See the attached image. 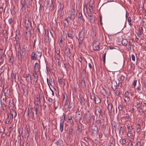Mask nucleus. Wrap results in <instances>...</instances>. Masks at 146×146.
<instances>
[{
	"label": "nucleus",
	"mask_w": 146,
	"mask_h": 146,
	"mask_svg": "<svg viewBox=\"0 0 146 146\" xmlns=\"http://www.w3.org/2000/svg\"><path fill=\"white\" fill-rule=\"evenodd\" d=\"M85 30L83 28L79 33V38L78 39L79 44H81L83 42L85 36Z\"/></svg>",
	"instance_id": "nucleus-1"
},
{
	"label": "nucleus",
	"mask_w": 146,
	"mask_h": 146,
	"mask_svg": "<svg viewBox=\"0 0 146 146\" xmlns=\"http://www.w3.org/2000/svg\"><path fill=\"white\" fill-rule=\"evenodd\" d=\"M100 43L99 41H97L94 42L93 45V48L94 50H98L100 49L99 45Z\"/></svg>",
	"instance_id": "nucleus-2"
},
{
	"label": "nucleus",
	"mask_w": 146,
	"mask_h": 146,
	"mask_svg": "<svg viewBox=\"0 0 146 146\" xmlns=\"http://www.w3.org/2000/svg\"><path fill=\"white\" fill-rule=\"evenodd\" d=\"M98 132V128L96 124L92 126L91 129V135L94 136Z\"/></svg>",
	"instance_id": "nucleus-3"
},
{
	"label": "nucleus",
	"mask_w": 146,
	"mask_h": 146,
	"mask_svg": "<svg viewBox=\"0 0 146 146\" xmlns=\"http://www.w3.org/2000/svg\"><path fill=\"white\" fill-rule=\"evenodd\" d=\"M113 106L111 104H108V113L110 115H111L112 112L114 113V109H113Z\"/></svg>",
	"instance_id": "nucleus-4"
},
{
	"label": "nucleus",
	"mask_w": 146,
	"mask_h": 146,
	"mask_svg": "<svg viewBox=\"0 0 146 146\" xmlns=\"http://www.w3.org/2000/svg\"><path fill=\"white\" fill-rule=\"evenodd\" d=\"M100 92L104 96H106V95L109 96L110 94V90L108 89L106 90L103 88L100 91Z\"/></svg>",
	"instance_id": "nucleus-5"
},
{
	"label": "nucleus",
	"mask_w": 146,
	"mask_h": 146,
	"mask_svg": "<svg viewBox=\"0 0 146 146\" xmlns=\"http://www.w3.org/2000/svg\"><path fill=\"white\" fill-rule=\"evenodd\" d=\"M40 60H38V63L36 62L35 64L34 69L37 70V71L40 72Z\"/></svg>",
	"instance_id": "nucleus-6"
},
{
	"label": "nucleus",
	"mask_w": 146,
	"mask_h": 146,
	"mask_svg": "<svg viewBox=\"0 0 146 146\" xmlns=\"http://www.w3.org/2000/svg\"><path fill=\"white\" fill-rule=\"evenodd\" d=\"M75 117H76V120H78L79 122H80V120L82 117V114L80 112H76Z\"/></svg>",
	"instance_id": "nucleus-7"
},
{
	"label": "nucleus",
	"mask_w": 146,
	"mask_h": 146,
	"mask_svg": "<svg viewBox=\"0 0 146 146\" xmlns=\"http://www.w3.org/2000/svg\"><path fill=\"white\" fill-rule=\"evenodd\" d=\"M68 35L69 38L73 39L74 36V33L72 29L69 30L68 32Z\"/></svg>",
	"instance_id": "nucleus-8"
},
{
	"label": "nucleus",
	"mask_w": 146,
	"mask_h": 146,
	"mask_svg": "<svg viewBox=\"0 0 146 146\" xmlns=\"http://www.w3.org/2000/svg\"><path fill=\"white\" fill-rule=\"evenodd\" d=\"M111 88L114 90H115L116 89L117 87V82L114 80L111 81Z\"/></svg>",
	"instance_id": "nucleus-9"
},
{
	"label": "nucleus",
	"mask_w": 146,
	"mask_h": 146,
	"mask_svg": "<svg viewBox=\"0 0 146 146\" xmlns=\"http://www.w3.org/2000/svg\"><path fill=\"white\" fill-rule=\"evenodd\" d=\"M88 16L90 17V19L91 23H94L95 22L94 16L92 15V14L91 13H87Z\"/></svg>",
	"instance_id": "nucleus-10"
},
{
	"label": "nucleus",
	"mask_w": 146,
	"mask_h": 146,
	"mask_svg": "<svg viewBox=\"0 0 146 146\" xmlns=\"http://www.w3.org/2000/svg\"><path fill=\"white\" fill-rule=\"evenodd\" d=\"M65 48L64 53L66 56H70V48L68 47V46H67L65 47Z\"/></svg>",
	"instance_id": "nucleus-11"
},
{
	"label": "nucleus",
	"mask_w": 146,
	"mask_h": 146,
	"mask_svg": "<svg viewBox=\"0 0 146 146\" xmlns=\"http://www.w3.org/2000/svg\"><path fill=\"white\" fill-rule=\"evenodd\" d=\"M45 39L44 41L46 42H49V32L48 31H45V35H44Z\"/></svg>",
	"instance_id": "nucleus-12"
},
{
	"label": "nucleus",
	"mask_w": 146,
	"mask_h": 146,
	"mask_svg": "<svg viewBox=\"0 0 146 146\" xmlns=\"http://www.w3.org/2000/svg\"><path fill=\"white\" fill-rule=\"evenodd\" d=\"M78 18L80 19V22H81L82 24L84 23L85 19L83 18V17L82 15V14L81 12H79L78 14Z\"/></svg>",
	"instance_id": "nucleus-13"
},
{
	"label": "nucleus",
	"mask_w": 146,
	"mask_h": 146,
	"mask_svg": "<svg viewBox=\"0 0 146 146\" xmlns=\"http://www.w3.org/2000/svg\"><path fill=\"white\" fill-rule=\"evenodd\" d=\"M0 98L1 99H2L4 101L5 103H7V102L6 101V94L5 93H1L0 95Z\"/></svg>",
	"instance_id": "nucleus-14"
},
{
	"label": "nucleus",
	"mask_w": 146,
	"mask_h": 146,
	"mask_svg": "<svg viewBox=\"0 0 146 146\" xmlns=\"http://www.w3.org/2000/svg\"><path fill=\"white\" fill-rule=\"evenodd\" d=\"M10 113L9 115H11L12 118H13V117L15 118L17 116V113L16 111L15 110H14L11 109L10 110Z\"/></svg>",
	"instance_id": "nucleus-15"
},
{
	"label": "nucleus",
	"mask_w": 146,
	"mask_h": 146,
	"mask_svg": "<svg viewBox=\"0 0 146 146\" xmlns=\"http://www.w3.org/2000/svg\"><path fill=\"white\" fill-rule=\"evenodd\" d=\"M70 103L69 101L67 100V99H66L64 105V107L66 109H70L71 107L70 106Z\"/></svg>",
	"instance_id": "nucleus-16"
},
{
	"label": "nucleus",
	"mask_w": 146,
	"mask_h": 146,
	"mask_svg": "<svg viewBox=\"0 0 146 146\" xmlns=\"http://www.w3.org/2000/svg\"><path fill=\"white\" fill-rule=\"evenodd\" d=\"M42 96L40 97V98H38V97L36 98L35 100L34 103L35 104H36L37 106H39V104L40 103V99H41Z\"/></svg>",
	"instance_id": "nucleus-17"
},
{
	"label": "nucleus",
	"mask_w": 146,
	"mask_h": 146,
	"mask_svg": "<svg viewBox=\"0 0 146 146\" xmlns=\"http://www.w3.org/2000/svg\"><path fill=\"white\" fill-rule=\"evenodd\" d=\"M79 123L77 124V130L81 132L82 129L83 127H84V125L80 123V122H79Z\"/></svg>",
	"instance_id": "nucleus-18"
},
{
	"label": "nucleus",
	"mask_w": 146,
	"mask_h": 146,
	"mask_svg": "<svg viewBox=\"0 0 146 146\" xmlns=\"http://www.w3.org/2000/svg\"><path fill=\"white\" fill-rule=\"evenodd\" d=\"M95 109L94 112L95 114H96V112H97L99 113V115H100L101 114V110L100 107L96 106L95 107Z\"/></svg>",
	"instance_id": "nucleus-19"
},
{
	"label": "nucleus",
	"mask_w": 146,
	"mask_h": 146,
	"mask_svg": "<svg viewBox=\"0 0 146 146\" xmlns=\"http://www.w3.org/2000/svg\"><path fill=\"white\" fill-rule=\"evenodd\" d=\"M31 59L33 60H37V57L36 56L35 53L34 52H32L31 55Z\"/></svg>",
	"instance_id": "nucleus-20"
},
{
	"label": "nucleus",
	"mask_w": 146,
	"mask_h": 146,
	"mask_svg": "<svg viewBox=\"0 0 146 146\" xmlns=\"http://www.w3.org/2000/svg\"><path fill=\"white\" fill-rule=\"evenodd\" d=\"M64 121H61L60 123V130L61 132H62L64 130Z\"/></svg>",
	"instance_id": "nucleus-21"
},
{
	"label": "nucleus",
	"mask_w": 146,
	"mask_h": 146,
	"mask_svg": "<svg viewBox=\"0 0 146 146\" xmlns=\"http://www.w3.org/2000/svg\"><path fill=\"white\" fill-rule=\"evenodd\" d=\"M95 103L96 104H98L101 102L100 98L97 96H96L94 99Z\"/></svg>",
	"instance_id": "nucleus-22"
},
{
	"label": "nucleus",
	"mask_w": 146,
	"mask_h": 146,
	"mask_svg": "<svg viewBox=\"0 0 146 146\" xmlns=\"http://www.w3.org/2000/svg\"><path fill=\"white\" fill-rule=\"evenodd\" d=\"M33 76V84L36 85L38 82V76L37 75H34Z\"/></svg>",
	"instance_id": "nucleus-23"
},
{
	"label": "nucleus",
	"mask_w": 146,
	"mask_h": 146,
	"mask_svg": "<svg viewBox=\"0 0 146 146\" xmlns=\"http://www.w3.org/2000/svg\"><path fill=\"white\" fill-rule=\"evenodd\" d=\"M1 103L2 107L3 110L4 111H6L7 110L6 106L5 104L6 103H5V102H2L1 100Z\"/></svg>",
	"instance_id": "nucleus-24"
},
{
	"label": "nucleus",
	"mask_w": 146,
	"mask_h": 146,
	"mask_svg": "<svg viewBox=\"0 0 146 146\" xmlns=\"http://www.w3.org/2000/svg\"><path fill=\"white\" fill-rule=\"evenodd\" d=\"M3 36L5 38L6 40H7L8 38V34L7 32V31L6 29H4L3 30Z\"/></svg>",
	"instance_id": "nucleus-25"
},
{
	"label": "nucleus",
	"mask_w": 146,
	"mask_h": 146,
	"mask_svg": "<svg viewBox=\"0 0 146 146\" xmlns=\"http://www.w3.org/2000/svg\"><path fill=\"white\" fill-rule=\"evenodd\" d=\"M75 11L74 9H73L72 10L70 11V15L72 17L73 20H74L75 18Z\"/></svg>",
	"instance_id": "nucleus-26"
},
{
	"label": "nucleus",
	"mask_w": 146,
	"mask_h": 146,
	"mask_svg": "<svg viewBox=\"0 0 146 146\" xmlns=\"http://www.w3.org/2000/svg\"><path fill=\"white\" fill-rule=\"evenodd\" d=\"M68 120L69 121V122L70 123V125H73L74 123L72 119V117L71 116L69 117L68 116Z\"/></svg>",
	"instance_id": "nucleus-27"
},
{
	"label": "nucleus",
	"mask_w": 146,
	"mask_h": 146,
	"mask_svg": "<svg viewBox=\"0 0 146 146\" xmlns=\"http://www.w3.org/2000/svg\"><path fill=\"white\" fill-rule=\"evenodd\" d=\"M35 54L37 58L38 57L40 59V58L42 56V52H41L37 50ZM39 59L40 60V59Z\"/></svg>",
	"instance_id": "nucleus-28"
},
{
	"label": "nucleus",
	"mask_w": 146,
	"mask_h": 146,
	"mask_svg": "<svg viewBox=\"0 0 146 146\" xmlns=\"http://www.w3.org/2000/svg\"><path fill=\"white\" fill-rule=\"evenodd\" d=\"M11 119V117H9V115L8 114H7V118L5 120V123L7 124H9Z\"/></svg>",
	"instance_id": "nucleus-29"
},
{
	"label": "nucleus",
	"mask_w": 146,
	"mask_h": 146,
	"mask_svg": "<svg viewBox=\"0 0 146 146\" xmlns=\"http://www.w3.org/2000/svg\"><path fill=\"white\" fill-rule=\"evenodd\" d=\"M80 103L82 105H84L85 104V100L83 97H82L80 98Z\"/></svg>",
	"instance_id": "nucleus-30"
},
{
	"label": "nucleus",
	"mask_w": 146,
	"mask_h": 146,
	"mask_svg": "<svg viewBox=\"0 0 146 146\" xmlns=\"http://www.w3.org/2000/svg\"><path fill=\"white\" fill-rule=\"evenodd\" d=\"M130 98L128 96H125V99L124 101L126 103H128L130 100Z\"/></svg>",
	"instance_id": "nucleus-31"
},
{
	"label": "nucleus",
	"mask_w": 146,
	"mask_h": 146,
	"mask_svg": "<svg viewBox=\"0 0 146 146\" xmlns=\"http://www.w3.org/2000/svg\"><path fill=\"white\" fill-rule=\"evenodd\" d=\"M56 53L58 55V57H57V60H59L60 59V49H58L57 50H56Z\"/></svg>",
	"instance_id": "nucleus-32"
},
{
	"label": "nucleus",
	"mask_w": 146,
	"mask_h": 146,
	"mask_svg": "<svg viewBox=\"0 0 146 146\" xmlns=\"http://www.w3.org/2000/svg\"><path fill=\"white\" fill-rule=\"evenodd\" d=\"M81 84L82 86V87L83 88H85L86 87V85L85 84V82L84 80V78H83L81 81Z\"/></svg>",
	"instance_id": "nucleus-33"
},
{
	"label": "nucleus",
	"mask_w": 146,
	"mask_h": 146,
	"mask_svg": "<svg viewBox=\"0 0 146 146\" xmlns=\"http://www.w3.org/2000/svg\"><path fill=\"white\" fill-rule=\"evenodd\" d=\"M73 130V129L71 127H69L68 129V134L69 135H72Z\"/></svg>",
	"instance_id": "nucleus-34"
},
{
	"label": "nucleus",
	"mask_w": 146,
	"mask_h": 146,
	"mask_svg": "<svg viewBox=\"0 0 146 146\" xmlns=\"http://www.w3.org/2000/svg\"><path fill=\"white\" fill-rule=\"evenodd\" d=\"M25 3V0H21V4L22 6V8H25L26 5Z\"/></svg>",
	"instance_id": "nucleus-35"
},
{
	"label": "nucleus",
	"mask_w": 146,
	"mask_h": 146,
	"mask_svg": "<svg viewBox=\"0 0 146 146\" xmlns=\"http://www.w3.org/2000/svg\"><path fill=\"white\" fill-rule=\"evenodd\" d=\"M127 41L126 40V39H123L121 41V43L123 45L126 46L127 45Z\"/></svg>",
	"instance_id": "nucleus-36"
},
{
	"label": "nucleus",
	"mask_w": 146,
	"mask_h": 146,
	"mask_svg": "<svg viewBox=\"0 0 146 146\" xmlns=\"http://www.w3.org/2000/svg\"><path fill=\"white\" fill-rule=\"evenodd\" d=\"M15 49L17 50V49L19 50L20 48V44L19 43L17 42L15 44Z\"/></svg>",
	"instance_id": "nucleus-37"
},
{
	"label": "nucleus",
	"mask_w": 146,
	"mask_h": 146,
	"mask_svg": "<svg viewBox=\"0 0 146 146\" xmlns=\"http://www.w3.org/2000/svg\"><path fill=\"white\" fill-rule=\"evenodd\" d=\"M142 104V102H139V103H137V104L136 107L137 108V110H139L140 108H141V106Z\"/></svg>",
	"instance_id": "nucleus-38"
},
{
	"label": "nucleus",
	"mask_w": 146,
	"mask_h": 146,
	"mask_svg": "<svg viewBox=\"0 0 146 146\" xmlns=\"http://www.w3.org/2000/svg\"><path fill=\"white\" fill-rule=\"evenodd\" d=\"M11 77L12 79H15V80L16 79H17V80H18L19 79V77L18 76L17 77V78L16 76V75L14 74L13 73L12 74H11Z\"/></svg>",
	"instance_id": "nucleus-39"
},
{
	"label": "nucleus",
	"mask_w": 146,
	"mask_h": 146,
	"mask_svg": "<svg viewBox=\"0 0 146 146\" xmlns=\"http://www.w3.org/2000/svg\"><path fill=\"white\" fill-rule=\"evenodd\" d=\"M118 108L119 111H123V106L122 104H119L118 106Z\"/></svg>",
	"instance_id": "nucleus-40"
},
{
	"label": "nucleus",
	"mask_w": 146,
	"mask_h": 146,
	"mask_svg": "<svg viewBox=\"0 0 146 146\" xmlns=\"http://www.w3.org/2000/svg\"><path fill=\"white\" fill-rule=\"evenodd\" d=\"M96 96L93 93H90V98L91 100H94Z\"/></svg>",
	"instance_id": "nucleus-41"
},
{
	"label": "nucleus",
	"mask_w": 146,
	"mask_h": 146,
	"mask_svg": "<svg viewBox=\"0 0 146 146\" xmlns=\"http://www.w3.org/2000/svg\"><path fill=\"white\" fill-rule=\"evenodd\" d=\"M49 83L51 85V84L52 83H53L54 84V80L53 78H49Z\"/></svg>",
	"instance_id": "nucleus-42"
},
{
	"label": "nucleus",
	"mask_w": 146,
	"mask_h": 146,
	"mask_svg": "<svg viewBox=\"0 0 146 146\" xmlns=\"http://www.w3.org/2000/svg\"><path fill=\"white\" fill-rule=\"evenodd\" d=\"M118 129H119V133H120L121 132L122 134L124 133L123 128L121 126H119Z\"/></svg>",
	"instance_id": "nucleus-43"
},
{
	"label": "nucleus",
	"mask_w": 146,
	"mask_h": 146,
	"mask_svg": "<svg viewBox=\"0 0 146 146\" xmlns=\"http://www.w3.org/2000/svg\"><path fill=\"white\" fill-rule=\"evenodd\" d=\"M54 4L53 3V1H52V3L50 6L49 9L51 10H53L54 9Z\"/></svg>",
	"instance_id": "nucleus-44"
},
{
	"label": "nucleus",
	"mask_w": 146,
	"mask_h": 146,
	"mask_svg": "<svg viewBox=\"0 0 146 146\" xmlns=\"http://www.w3.org/2000/svg\"><path fill=\"white\" fill-rule=\"evenodd\" d=\"M96 123L97 125L99 126H100L101 123V120L100 119L97 120L96 122Z\"/></svg>",
	"instance_id": "nucleus-45"
},
{
	"label": "nucleus",
	"mask_w": 146,
	"mask_h": 146,
	"mask_svg": "<svg viewBox=\"0 0 146 146\" xmlns=\"http://www.w3.org/2000/svg\"><path fill=\"white\" fill-rule=\"evenodd\" d=\"M27 6L28 8H30L31 5V2L30 0H27Z\"/></svg>",
	"instance_id": "nucleus-46"
},
{
	"label": "nucleus",
	"mask_w": 146,
	"mask_h": 146,
	"mask_svg": "<svg viewBox=\"0 0 146 146\" xmlns=\"http://www.w3.org/2000/svg\"><path fill=\"white\" fill-rule=\"evenodd\" d=\"M39 109V106H37L36 107L35 111L36 112L35 114L37 115V112L38 111Z\"/></svg>",
	"instance_id": "nucleus-47"
},
{
	"label": "nucleus",
	"mask_w": 146,
	"mask_h": 146,
	"mask_svg": "<svg viewBox=\"0 0 146 146\" xmlns=\"http://www.w3.org/2000/svg\"><path fill=\"white\" fill-rule=\"evenodd\" d=\"M63 23L65 25H68L69 24V23L66 19H65L63 21Z\"/></svg>",
	"instance_id": "nucleus-48"
},
{
	"label": "nucleus",
	"mask_w": 146,
	"mask_h": 146,
	"mask_svg": "<svg viewBox=\"0 0 146 146\" xmlns=\"http://www.w3.org/2000/svg\"><path fill=\"white\" fill-rule=\"evenodd\" d=\"M29 136V133L25 132V137L27 139H28Z\"/></svg>",
	"instance_id": "nucleus-49"
},
{
	"label": "nucleus",
	"mask_w": 146,
	"mask_h": 146,
	"mask_svg": "<svg viewBox=\"0 0 146 146\" xmlns=\"http://www.w3.org/2000/svg\"><path fill=\"white\" fill-rule=\"evenodd\" d=\"M14 61V59L13 57H10L9 62L11 63H13Z\"/></svg>",
	"instance_id": "nucleus-50"
},
{
	"label": "nucleus",
	"mask_w": 146,
	"mask_h": 146,
	"mask_svg": "<svg viewBox=\"0 0 146 146\" xmlns=\"http://www.w3.org/2000/svg\"><path fill=\"white\" fill-rule=\"evenodd\" d=\"M38 72L37 71V70H35L34 69V70L33 71V75H37L36 72Z\"/></svg>",
	"instance_id": "nucleus-51"
},
{
	"label": "nucleus",
	"mask_w": 146,
	"mask_h": 146,
	"mask_svg": "<svg viewBox=\"0 0 146 146\" xmlns=\"http://www.w3.org/2000/svg\"><path fill=\"white\" fill-rule=\"evenodd\" d=\"M142 21L143 23V24L144 25V23H145L146 24V19L144 18H143L142 19Z\"/></svg>",
	"instance_id": "nucleus-52"
},
{
	"label": "nucleus",
	"mask_w": 146,
	"mask_h": 146,
	"mask_svg": "<svg viewBox=\"0 0 146 146\" xmlns=\"http://www.w3.org/2000/svg\"><path fill=\"white\" fill-rule=\"evenodd\" d=\"M8 21L9 24L11 25L13 22V21L12 18H11L9 19Z\"/></svg>",
	"instance_id": "nucleus-53"
},
{
	"label": "nucleus",
	"mask_w": 146,
	"mask_h": 146,
	"mask_svg": "<svg viewBox=\"0 0 146 146\" xmlns=\"http://www.w3.org/2000/svg\"><path fill=\"white\" fill-rule=\"evenodd\" d=\"M22 51L23 53H24V54L26 53L25 49V47H23L22 48Z\"/></svg>",
	"instance_id": "nucleus-54"
},
{
	"label": "nucleus",
	"mask_w": 146,
	"mask_h": 146,
	"mask_svg": "<svg viewBox=\"0 0 146 146\" xmlns=\"http://www.w3.org/2000/svg\"><path fill=\"white\" fill-rule=\"evenodd\" d=\"M125 79V76L123 75H121L120 77V79L122 81H123Z\"/></svg>",
	"instance_id": "nucleus-55"
},
{
	"label": "nucleus",
	"mask_w": 146,
	"mask_h": 146,
	"mask_svg": "<svg viewBox=\"0 0 146 146\" xmlns=\"http://www.w3.org/2000/svg\"><path fill=\"white\" fill-rule=\"evenodd\" d=\"M127 21L128 22L129 24L130 25H131V19L130 17H129L128 18Z\"/></svg>",
	"instance_id": "nucleus-56"
},
{
	"label": "nucleus",
	"mask_w": 146,
	"mask_h": 146,
	"mask_svg": "<svg viewBox=\"0 0 146 146\" xmlns=\"http://www.w3.org/2000/svg\"><path fill=\"white\" fill-rule=\"evenodd\" d=\"M58 82L59 83L61 84H62L63 83L65 84L64 82H63L62 81V79H58Z\"/></svg>",
	"instance_id": "nucleus-57"
},
{
	"label": "nucleus",
	"mask_w": 146,
	"mask_h": 146,
	"mask_svg": "<svg viewBox=\"0 0 146 146\" xmlns=\"http://www.w3.org/2000/svg\"><path fill=\"white\" fill-rule=\"evenodd\" d=\"M13 104V100H10L9 101V105L11 106Z\"/></svg>",
	"instance_id": "nucleus-58"
},
{
	"label": "nucleus",
	"mask_w": 146,
	"mask_h": 146,
	"mask_svg": "<svg viewBox=\"0 0 146 146\" xmlns=\"http://www.w3.org/2000/svg\"><path fill=\"white\" fill-rule=\"evenodd\" d=\"M115 94L117 96H118L120 94V91L119 90H116L115 92Z\"/></svg>",
	"instance_id": "nucleus-59"
},
{
	"label": "nucleus",
	"mask_w": 146,
	"mask_h": 146,
	"mask_svg": "<svg viewBox=\"0 0 146 146\" xmlns=\"http://www.w3.org/2000/svg\"><path fill=\"white\" fill-rule=\"evenodd\" d=\"M16 38H17L18 39L20 38V36L19 35V33H16Z\"/></svg>",
	"instance_id": "nucleus-60"
},
{
	"label": "nucleus",
	"mask_w": 146,
	"mask_h": 146,
	"mask_svg": "<svg viewBox=\"0 0 146 146\" xmlns=\"http://www.w3.org/2000/svg\"><path fill=\"white\" fill-rule=\"evenodd\" d=\"M141 32H140V31H138V32L137 33V35L139 37L141 36Z\"/></svg>",
	"instance_id": "nucleus-61"
},
{
	"label": "nucleus",
	"mask_w": 146,
	"mask_h": 146,
	"mask_svg": "<svg viewBox=\"0 0 146 146\" xmlns=\"http://www.w3.org/2000/svg\"><path fill=\"white\" fill-rule=\"evenodd\" d=\"M137 80H134V82L133 83V86L134 87H135L136 85V84H137Z\"/></svg>",
	"instance_id": "nucleus-62"
},
{
	"label": "nucleus",
	"mask_w": 146,
	"mask_h": 146,
	"mask_svg": "<svg viewBox=\"0 0 146 146\" xmlns=\"http://www.w3.org/2000/svg\"><path fill=\"white\" fill-rule=\"evenodd\" d=\"M48 100L49 102H52L53 100L52 98L48 97Z\"/></svg>",
	"instance_id": "nucleus-63"
},
{
	"label": "nucleus",
	"mask_w": 146,
	"mask_h": 146,
	"mask_svg": "<svg viewBox=\"0 0 146 146\" xmlns=\"http://www.w3.org/2000/svg\"><path fill=\"white\" fill-rule=\"evenodd\" d=\"M122 143L123 144L125 145L126 143V140L125 139H123L122 140Z\"/></svg>",
	"instance_id": "nucleus-64"
}]
</instances>
